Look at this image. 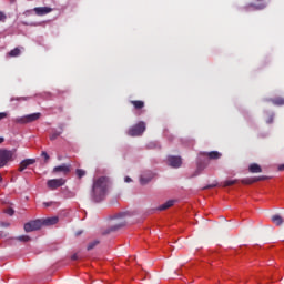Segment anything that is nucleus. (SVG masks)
Masks as SVG:
<instances>
[{"label": "nucleus", "mask_w": 284, "mask_h": 284, "mask_svg": "<svg viewBox=\"0 0 284 284\" xmlns=\"http://www.w3.org/2000/svg\"><path fill=\"white\" fill-rule=\"evenodd\" d=\"M34 163H37L36 159L22 160L19 164L18 172H23V170H27L30 165H34Z\"/></svg>", "instance_id": "6e6552de"}, {"label": "nucleus", "mask_w": 284, "mask_h": 284, "mask_svg": "<svg viewBox=\"0 0 284 284\" xmlns=\"http://www.w3.org/2000/svg\"><path fill=\"white\" fill-rule=\"evenodd\" d=\"M41 227H43L41 219L33 220L24 224V232H37V230H41Z\"/></svg>", "instance_id": "423d86ee"}, {"label": "nucleus", "mask_w": 284, "mask_h": 284, "mask_svg": "<svg viewBox=\"0 0 284 284\" xmlns=\"http://www.w3.org/2000/svg\"><path fill=\"white\" fill-rule=\"evenodd\" d=\"M280 170H284V164L280 165Z\"/></svg>", "instance_id": "4c0bfd02"}, {"label": "nucleus", "mask_w": 284, "mask_h": 284, "mask_svg": "<svg viewBox=\"0 0 284 284\" xmlns=\"http://www.w3.org/2000/svg\"><path fill=\"white\" fill-rule=\"evenodd\" d=\"M81 234V232L77 233V235L79 236Z\"/></svg>", "instance_id": "a19ab883"}, {"label": "nucleus", "mask_w": 284, "mask_h": 284, "mask_svg": "<svg viewBox=\"0 0 284 284\" xmlns=\"http://www.w3.org/2000/svg\"><path fill=\"white\" fill-rule=\"evenodd\" d=\"M272 223H274V225H276L277 227H281V225H283V219L281 217V215H273L271 217Z\"/></svg>", "instance_id": "f3484780"}, {"label": "nucleus", "mask_w": 284, "mask_h": 284, "mask_svg": "<svg viewBox=\"0 0 284 284\" xmlns=\"http://www.w3.org/2000/svg\"><path fill=\"white\" fill-rule=\"evenodd\" d=\"M43 205L44 207H50V205H52V202H44Z\"/></svg>", "instance_id": "f704fd0d"}, {"label": "nucleus", "mask_w": 284, "mask_h": 284, "mask_svg": "<svg viewBox=\"0 0 284 284\" xmlns=\"http://www.w3.org/2000/svg\"><path fill=\"white\" fill-rule=\"evenodd\" d=\"M200 156H207L212 161H216L222 156V154L219 153V151H211V152H201Z\"/></svg>", "instance_id": "9b49d317"}, {"label": "nucleus", "mask_w": 284, "mask_h": 284, "mask_svg": "<svg viewBox=\"0 0 284 284\" xmlns=\"http://www.w3.org/2000/svg\"><path fill=\"white\" fill-rule=\"evenodd\" d=\"M265 6H266V4H265V3H263V4H262V8H265Z\"/></svg>", "instance_id": "ea45409f"}, {"label": "nucleus", "mask_w": 284, "mask_h": 284, "mask_svg": "<svg viewBox=\"0 0 284 284\" xmlns=\"http://www.w3.org/2000/svg\"><path fill=\"white\" fill-rule=\"evenodd\" d=\"M7 214H9V216H13L14 215V209H8Z\"/></svg>", "instance_id": "2f4dec72"}, {"label": "nucleus", "mask_w": 284, "mask_h": 284, "mask_svg": "<svg viewBox=\"0 0 284 284\" xmlns=\"http://www.w3.org/2000/svg\"><path fill=\"white\" fill-rule=\"evenodd\" d=\"M172 205H174V200H169L164 204L160 205L158 210L163 212V210H169V207H172Z\"/></svg>", "instance_id": "6ab92c4d"}, {"label": "nucleus", "mask_w": 284, "mask_h": 284, "mask_svg": "<svg viewBox=\"0 0 284 284\" xmlns=\"http://www.w3.org/2000/svg\"><path fill=\"white\" fill-rule=\"evenodd\" d=\"M271 103H273V105H284V99L283 98H274V99H271Z\"/></svg>", "instance_id": "4be33fe9"}, {"label": "nucleus", "mask_w": 284, "mask_h": 284, "mask_svg": "<svg viewBox=\"0 0 284 284\" xmlns=\"http://www.w3.org/2000/svg\"><path fill=\"white\" fill-rule=\"evenodd\" d=\"M168 163L171 168H181V165H183V161L181 160V156H174V155H170L168 158Z\"/></svg>", "instance_id": "0eeeda50"}, {"label": "nucleus", "mask_w": 284, "mask_h": 284, "mask_svg": "<svg viewBox=\"0 0 284 284\" xmlns=\"http://www.w3.org/2000/svg\"><path fill=\"white\" fill-rule=\"evenodd\" d=\"M8 16L3 11H0V23H6Z\"/></svg>", "instance_id": "bb28decb"}, {"label": "nucleus", "mask_w": 284, "mask_h": 284, "mask_svg": "<svg viewBox=\"0 0 284 284\" xmlns=\"http://www.w3.org/2000/svg\"><path fill=\"white\" fill-rule=\"evenodd\" d=\"M248 171L252 174H260V172H263V169L261 168V165L253 163L248 166Z\"/></svg>", "instance_id": "2eb2a0df"}, {"label": "nucleus", "mask_w": 284, "mask_h": 284, "mask_svg": "<svg viewBox=\"0 0 284 284\" xmlns=\"http://www.w3.org/2000/svg\"><path fill=\"white\" fill-rule=\"evenodd\" d=\"M52 8L50 7H36L33 9V12H36V14L38 17H45V14H50V12H52Z\"/></svg>", "instance_id": "1a4fd4ad"}, {"label": "nucleus", "mask_w": 284, "mask_h": 284, "mask_svg": "<svg viewBox=\"0 0 284 284\" xmlns=\"http://www.w3.org/2000/svg\"><path fill=\"white\" fill-rule=\"evenodd\" d=\"M61 134H63V125H60V131H54L50 135V141H57V139H59V136H61Z\"/></svg>", "instance_id": "a211bd4d"}, {"label": "nucleus", "mask_w": 284, "mask_h": 284, "mask_svg": "<svg viewBox=\"0 0 284 284\" xmlns=\"http://www.w3.org/2000/svg\"><path fill=\"white\" fill-rule=\"evenodd\" d=\"M39 119H41V113H32V114H29V115H24L22 118H17L14 120V122L26 124V123H32L34 121H39Z\"/></svg>", "instance_id": "20e7f679"}, {"label": "nucleus", "mask_w": 284, "mask_h": 284, "mask_svg": "<svg viewBox=\"0 0 284 284\" xmlns=\"http://www.w3.org/2000/svg\"><path fill=\"white\" fill-rule=\"evenodd\" d=\"M99 240H94L92 242H90L87 246V250L90 252V250H94L97 245H99Z\"/></svg>", "instance_id": "b1692460"}, {"label": "nucleus", "mask_w": 284, "mask_h": 284, "mask_svg": "<svg viewBox=\"0 0 284 284\" xmlns=\"http://www.w3.org/2000/svg\"><path fill=\"white\" fill-rule=\"evenodd\" d=\"M11 101H28L26 98H11Z\"/></svg>", "instance_id": "7c9ffc66"}, {"label": "nucleus", "mask_w": 284, "mask_h": 284, "mask_svg": "<svg viewBox=\"0 0 284 284\" xmlns=\"http://www.w3.org/2000/svg\"><path fill=\"white\" fill-rule=\"evenodd\" d=\"M145 132V122H139L128 131L129 136H141Z\"/></svg>", "instance_id": "7ed1b4c3"}, {"label": "nucleus", "mask_w": 284, "mask_h": 284, "mask_svg": "<svg viewBox=\"0 0 284 284\" xmlns=\"http://www.w3.org/2000/svg\"><path fill=\"white\" fill-rule=\"evenodd\" d=\"M75 174L79 179H83V176H85V171L83 169H77Z\"/></svg>", "instance_id": "393cba45"}, {"label": "nucleus", "mask_w": 284, "mask_h": 284, "mask_svg": "<svg viewBox=\"0 0 284 284\" xmlns=\"http://www.w3.org/2000/svg\"><path fill=\"white\" fill-rule=\"evenodd\" d=\"M216 183H213V184H210V185H206L203 187V190H211L212 187H216Z\"/></svg>", "instance_id": "c756f323"}, {"label": "nucleus", "mask_w": 284, "mask_h": 284, "mask_svg": "<svg viewBox=\"0 0 284 284\" xmlns=\"http://www.w3.org/2000/svg\"><path fill=\"white\" fill-rule=\"evenodd\" d=\"M79 258V255H77V254H73L72 256H71V260L72 261H77Z\"/></svg>", "instance_id": "c9c22d12"}, {"label": "nucleus", "mask_w": 284, "mask_h": 284, "mask_svg": "<svg viewBox=\"0 0 284 284\" xmlns=\"http://www.w3.org/2000/svg\"><path fill=\"white\" fill-rule=\"evenodd\" d=\"M236 180H226L224 182V187H230V185H235Z\"/></svg>", "instance_id": "a878e982"}, {"label": "nucleus", "mask_w": 284, "mask_h": 284, "mask_svg": "<svg viewBox=\"0 0 284 284\" xmlns=\"http://www.w3.org/2000/svg\"><path fill=\"white\" fill-rule=\"evenodd\" d=\"M153 176L154 175L152 174V172H148V173L141 175L140 176L141 185H148V183H150V181H152Z\"/></svg>", "instance_id": "ddd939ff"}, {"label": "nucleus", "mask_w": 284, "mask_h": 284, "mask_svg": "<svg viewBox=\"0 0 284 284\" xmlns=\"http://www.w3.org/2000/svg\"><path fill=\"white\" fill-rule=\"evenodd\" d=\"M53 172H63L64 174H68V172H70V166L68 164H62L53 168Z\"/></svg>", "instance_id": "dca6fc26"}, {"label": "nucleus", "mask_w": 284, "mask_h": 284, "mask_svg": "<svg viewBox=\"0 0 284 284\" xmlns=\"http://www.w3.org/2000/svg\"><path fill=\"white\" fill-rule=\"evenodd\" d=\"M21 54V49L14 48L9 53L8 57H19Z\"/></svg>", "instance_id": "5701e85b"}, {"label": "nucleus", "mask_w": 284, "mask_h": 284, "mask_svg": "<svg viewBox=\"0 0 284 284\" xmlns=\"http://www.w3.org/2000/svg\"><path fill=\"white\" fill-rule=\"evenodd\" d=\"M121 227H125V221H121L120 223L112 225L109 229V232H116V230H121Z\"/></svg>", "instance_id": "aec40b11"}, {"label": "nucleus", "mask_w": 284, "mask_h": 284, "mask_svg": "<svg viewBox=\"0 0 284 284\" xmlns=\"http://www.w3.org/2000/svg\"><path fill=\"white\" fill-rule=\"evenodd\" d=\"M124 181H125V183H132V178L125 176V178H124Z\"/></svg>", "instance_id": "72a5a7b5"}, {"label": "nucleus", "mask_w": 284, "mask_h": 284, "mask_svg": "<svg viewBox=\"0 0 284 284\" xmlns=\"http://www.w3.org/2000/svg\"><path fill=\"white\" fill-rule=\"evenodd\" d=\"M131 105H133L134 110H143L145 108V102L142 100H131Z\"/></svg>", "instance_id": "4468645a"}, {"label": "nucleus", "mask_w": 284, "mask_h": 284, "mask_svg": "<svg viewBox=\"0 0 284 284\" xmlns=\"http://www.w3.org/2000/svg\"><path fill=\"white\" fill-rule=\"evenodd\" d=\"M3 141H6V139L0 138V144L3 143Z\"/></svg>", "instance_id": "e433bc0d"}, {"label": "nucleus", "mask_w": 284, "mask_h": 284, "mask_svg": "<svg viewBox=\"0 0 284 284\" xmlns=\"http://www.w3.org/2000/svg\"><path fill=\"white\" fill-rule=\"evenodd\" d=\"M266 176H257V178H246L242 180L243 185H252V183H257V181H265Z\"/></svg>", "instance_id": "f8f14e48"}, {"label": "nucleus", "mask_w": 284, "mask_h": 284, "mask_svg": "<svg viewBox=\"0 0 284 284\" xmlns=\"http://www.w3.org/2000/svg\"><path fill=\"white\" fill-rule=\"evenodd\" d=\"M110 179L105 175L95 178L91 189V199L94 203H101L108 196Z\"/></svg>", "instance_id": "f257e3e1"}, {"label": "nucleus", "mask_w": 284, "mask_h": 284, "mask_svg": "<svg viewBox=\"0 0 284 284\" xmlns=\"http://www.w3.org/2000/svg\"><path fill=\"white\" fill-rule=\"evenodd\" d=\"M14 151H10L7 149H0V169L6 168L10 161H13Z\"/></svg>", "instance_id": "f03ea898"}, {"label": "nucleus", "mask_w": 284, "mask_h": 284, "mask_svg": "<svg viewBox=\"0 0 284 284\" xmlns=\"http://www.w3.org/2000/svg\"><path fill=\"white\" fill-rule=\"evenodd\" d=\"M3 181V176H1V174H0V183Z\"/></svg>", "instance_id": "58836bf2"}, {"label": "nucleus", "mask_w": 284, "mask_h": 284, "mask_svg": "<svg viewBox=\"0 0 284 284\" xmlns=\"http://www.w3.org/2000/svg\"><path fill=\"white\" fill-rule=\"evenodd\" d=\"M203 170H205V165L199 164L197 172H203Z\"/></svg>", "instance_id": "473e14b6"}, {"label": "nucleus", "mask_w": 284, "mask_h": 284, "mask_svg": "<svg viewBox=\"0 0 284 284\" xmlns=\"http://www.w3.org/2000/svg\"><path fill=\"white\" fill-rule=\"evenodd\" d=\"M11 241H20L21 243H28V241H30V236L20 235L18 237H11Z\"/></svg>", "instance_id": "412c9836"}, {"label": "nucleus", "mask_w": 284, "mask_h": 284, "mask_svg": "<svg viewBox=\"0 0 284 284\" xmlns=\"http://www.w3.org/2000/svg\"><path fill=\"white\" fill-rule=\"evenodd\" d=\"M3 119H8V112H0V121H3Z\"/></svg>", "instance_id": "cd10ccee"}, {"label": "nucleus", "mask_w": 284, "mask_h": 284, "mask_svg": "<svg viewBox=\"0 0 284 284\" xmlns=\"http://www.w3.org/2000/svg\"><path fill=\"white\" fill-rule=\"evenodd\" d=\"M42 227L43 225L45 227L50 226V225H57L59 223V217L53 216V217H47V219H40Z\"/></svg>", "instance_id": "9d476101"}, {"label": "nucleus", "mask_w": 284, "mask_h": 284, "mask_svg": "<svg viewBox=\"0 0 284 284\" xmlns=\"http://www.w3.org/2000/svg\"><path fill=\"white\" fill-rule=\"evenodd\" d=\"M65 179L60 178V179H51L47 181V187L49 190H59V187H63L65 185Z\"/></svg>", "instance_id": "39448f33"}, {"label": "nucleus", "mask_w": 284, "mask_h": 284, "mask_svg": "<svg viewBox=\"0 0 284 284\" xmlns=\"http://www.w3.org/2000/svg\"><path fill=\"white\" fill-rule=\"evenodd\" d=\"M41 156H44L45 161H50V155L48 154V152L42 151Z\"/></svg>", "instance_id": "c85d7f7f"}]
</instances>
